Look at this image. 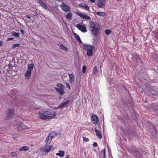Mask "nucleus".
I'll return each mask as SVG.
<instances>
[{"instance_id":"obj_1","label":"nucleus","mask_w":158,"mask_h":158,"mask_svg":"<svg viewBox=\"0 0 158 158\" xmlns=\"http://www.w3.org/2000/svg\"><path fill=\"white\" fill-rule=\"evenodd\" d=\"M89 28L92 34L95 36L98 33L100 29L99 24L93 21L90 22Z\"/></svg>"},{"instance_id":"obj_2","label":"nucleus","mask_w":158,"mask_h":158,"mask_svg":"<svg viewBox=\"0 0 158 158\" xmlns=\"http://www.w3.org/2000/svg\"><path fill=\"white\" fill-rule=\"evenodd\" d=\"M34 64L32 63L29 64L27 67V70L24 73V76L26 79H29L31 77V71L33 69Z\"/></svg>"},{"instance_id":"obj_3","label":"nucleus","mask_w":158,"mask_h":158,"mask_svg":"<svg viewBox=\"0 0 158 158\" xmlns=\"http://www.w3.org/2000/svg\"><path fill=\"white\" fill-rule=\"evenodd\" d=\"M42 112L46 114L48 117V119H52L54 118L56 116V111H52L49 110H46L43 109Z\"/></svg>"},{"instance_id":"obj_4","label":"nucleus","mask_w":158,"mask_h":158,"mask_svg":"<svg viewBox=\"0 0 158 158\" xmlns=\"http://www.w3.org/2000/svg\"><path fill=\"white\" fill-rule=\"evenodd\" d=\"M94 48L93 45L88 44L84 45V49L87 51V55L88 56H91L93 55V51Z\"/></svg>"},{"instance_id":"obj_5","label":"nucleus","mask_w":158,"mask_h":158,"mask_svg":"<svg viewBox=\"0 0 158 158\" xmlns=\"http://www.w3.org/2000/svg\"><path fill=\"white\" fill-rule=\"evenodd\" d=\"M106 3V0H98L96 2V5L99 8H103L105 7Z\"/></svg>"},{"instance_id":"obj_6","label":"nucleus","mask_w":158,"mask_h":158,"mask_svg":"<svg viewBox=\"0 0 158 158\" xmlns=\"http://www.w3.org/2000/svg\"><path fill=\"white\" fill-rule=\"evenodd\" d=\"M75 13L82 19L85 20H90L91 19L90 17L85 14L79 12H76Z\"/></svg>"},{"instance_id":"obj_7","label":"nucleus","mask_w":158,"mask_h":158,"mask_svg":"<svg viewBox=\"0 0 158 158\" xmlns=\"http://www.w3.org/2000/svg\"><path fill=\"white\" fill-rule=\"evenodd\" d=\"M60 7L61 9L65 12H68L70 10L69 7L64 3H61Z\"/></svg>"},{"instance_id":"obj_8","label":"nucleus","mask_w":158,"mask_h":158,"mask_svg":"<svg viewBox=\"0 0 158 158\" xmlns=\"http://www.w3.org/2000/svg\"><path fill=\"white\" fill-rule=\"evenodd\" d=\"M17 127L18 130L19 131L25 130L28 128L27 126L20 122L17 125Z\"/></svg>"},{"instance_id":"obj_9","label":"nucleus","mask_w":158,"mask_h":158,"mask_svg":"<svg viewBox=\"0 0 158 158\" xmlns=\"http://www.w3.org/2000/svg\"><path fill=\"white\" fill-rule=\"evenodd\" d=\"M76 27L79 30H80L83 32H85L87 31L86 27L80 24H77L76 26Z\"/></svg>"},{"instance_id":"obj_10","label":"nucleus","mask_w":158,"mask_h":158,"mask_svg":"<svg viewBox=\"0 0 158 158\" xmlns=\"http://www.w3.org/2000/svg\"><path fill=\"white\" fill-rule=\"evenodd\" d=\"M43 112L40 111H39L38 114L39 115V118L41 119L45 120L48 119V116L46 114L43 113Z\"/></svg>"},{"instance_id":"obj_11","label":"nucleus","mask_w":158,"mask_h":158,"mask_svg":"<svg viewBox=\"0 0 158 158\" xmlns=\"http://www.w3.org/2000/svg\"><path fill=\"white\" fill-rule=\"evenodd\" d=\"M54 148V147L53 145L49 146L46 145L44 147L42 148V150L45 152H49L52 149Z\"/></svg>"},{"instance_id":"obj_12","label":"nucleus","mask_w":158,"mask_h":158,"mask_svg":"<svg viewBox=\"0 0 158 158\" xmlns=\"http://www.w3.org/2000/svg\"><path fill=\"white\" fill-rule=\"evenodd\" d=\"M91 119L92 122L95 124H96L99 120L98 117L95 114L92 115Z\"/></svg>"},{"instance_id":"obj_13","label":"nucleus","mask_w":158,"mask_h":158,"mask_svg":"<svg viewBox=\"0 0 158 158\" xmlns=\"http://www.w3.org/2000/svg\"><path fill=\"white\" fill-rule=\"evenodd\" d=\"M69 100H67L65 102H62L58 106L57 109L62 108L66 106L70 102Z\"/></svg>"},{"instance_id":"obj_14","label":"nucleus","mask_w":158,"mask_h":158,"mask_svg":"<svg viewBox=\"0 0 158 158\" xmlns=\"http://www.w3.org/2000/svg\"><path fill=\"white\" fill-rule=\"evenodd\" d=\"M79 6L81 8H82L88 11H89V7L85 4L81 3L79 4Z\"/></svg>"},{"instance_id":"obj_15","label":"nucleus","mask_w":158,"mask_h":158,"mask_svg":"<svg viewBox=\"0 0 158 158\" xmlns=\"http://www.w3.org/2000/svg\"><path fill=\"white\" fill-rule=\"evenodd\" d=\"M69 81L71 83H74L75 81V77L73 74H70L69 75Z\"/></svg>"},{"instance_id":"obj_16","label":"nucleus","mask_w":158,"mask_h":158,"mask_svg":"<svg viewBox=\"0 0 158 158\" xmlns=\"http://www.w3.org/2000/svg\"><path fill=\"white\" fill-rule=\"evenodd\" d=\"M59 46L60 49H62L64 51L66 52H68V48L65 46H64V45L63 44H59Z\"/></svg>"},{"instance_id":"obj_17","label":"nucleus","mask_w":158,"mask_h":158,"mask_svg":"<svg viewBox=\"0 0 158 158\" xmlns=\"http://www.w3.org/2000/svg\"><path fill=\"white\" fill-rule=\"evenodd\" d=\"M95 130L97 137L100 139H101L102 138V135L101 132L95 128Z\"/></svg>"},{"instance_id":"obj_18","label":"nucleus","mask_w":158,"mask_h":158,"mask_svg":"<svg viewBox=\"0 0 158 158\" xmlns=\"http://www.w3.org/2000/svg\"><path fill=\"white\" fill-rule=\"evenodd\" d=\"M40 4L46 10H49V9L48 7L43 2L41 1L39 2Z\"/></svg>"},{"instance_id":"obj_19","label":"nucleus","mask_w":158,"mask_h":158,"mask_svg":"<svg viewBox=\"0 0 158 158\" xmlns=\"http://www.w3.org/2000/svg\"><path fill=\"white\" fill-rule=\"evenodd\" d=\"M95 15L100 17H104L106 15V13L104 12H97L96 13Z\"/></svg>"},{"instance_id":"obj_20","label":"nucleus","mask_w":158,"mask_h":158,"mask_svg":"<svg viewBox=\"0 0 158 158\" xmlns=\"http://www.w3.org/2000/svg\"><path fill=\"white\" fill-rule=\"evenodd\" d=\"M72 14L71 12H69L67 13L65 15L66 18L68 20H70L72 19Z\"/></svg>"},{"instance_id":"obj_21","label":"nucleus","mask_w":158,"mask_h":158,"mask_svg":"<svg viewBox=\"0 0 158 158\" xmlns=\"http://www.w3.org/2000/svg\"><path fill=\"white\" fill-rule=\"evenodd\" d=\"M29 150V147L27 146H23L19 149L20 151H27Z\"/></svg>"},{"instance_id":"obj_22","label":"nucleus","mask_w":158,"mask_h":158,"mask_svg":"<svg viewBox=\"0 0 158 158\" xmlns=\"http://www.w3.org/2000/svg\"><path fill=\"white\" fill-rule=\"evenodd\" d=\"M64 155V152L63 151H59L58 153H56V155L60 157H63Z\"/></svg>"},{"instance_id":"obj_23","label":"nucleus","mask_w":158,"mask_h":158,"mask_svg":"<svg viewBox=\"0 0 158 158\" xmlns=\"http://www.w3.org/2000/svg\"><path fill=\"white\" fill-rule=\"evenodd\" d=\"M13 111L12 110H10L8 111L7 113V115L9 118H10L13 115Z\"/></svg>"},{"instance_id":"obj_24","label":"nucleus","mask_w":158,"mask_h":158,"mask_svg":"<svg viewBox=\"0 0 158 158\" xmlns=\"http://www.w3.org/2000/svg\"><path fill=\"white\" fill-rule=\"evenodd\" d=\"M52 139V137L48 135L46 140V144H49L51 142Z\"/></svg>"},{"instance_id":"obj_25","label":"nucleus","mask_w":158,"mask_h":158,"mask_svg":"<svg viewBox=\"0 0 158 158\" xmlns=\"http://www.w3.org/2000/svg\"><path fill=\"white\" fill-rule=\"evenodd\" d=\"M105 149H104L101 151L100 153V157L101 158H104L105 156Z\"/></svg>"},{"instance_id":"obj_26","label":"nucleus","mask_w":158,"mask_h":158,"mask_svg":"<svg viewBox=\"0 0 158 158\" xmlns=\"http://www.w3.org/2000/svg\"><path fill=\"white\" fill-rule=\"evenodd\" d=\"M75 37L76 39L78 41V42L80 43H81V41L79 37V35H78L76 33H74V34Z\"/></svg>"},{"instance_id":"obj_27","label":"nucleus","mask_w":158,"mask_h":158,"mask_svg":"<svg viewBox=\"0 0 158 158\" xmlns=\"http://www.w3.org/2000/svg\"><path fill=\"white\" fill-rule=\"evenodd\" d=\"M56 135V133L55 131L51 132L49 135L52 137L53 139Z\"/></svg>"},{"instance_id":"obj_28","label":"nucleus","mask_w":158,"mask_h":158,"mask_svg":"<svg viewBox=\"0 0 158 158\" xmlns=\"http://www.w3.org/2000/svg\"><path fill=\"white\" fill-rule=\"evenodd\" d=\"M98 72V69H97V68L96 66H95L93 68V74L95 75Z\"/></svg>"},{"instance_id":"obj_29","label":"nucleus","mask_w":158,"mask_h":158,"mask_svg":"<svg viewBox=\"0 0 158 158\" xmlns=\"http://www.w3.org/2000/svg\"><path fill=\"white\" fill-rule=\"evenodd\" d=\"M11 34L13 36L16 37H19V34L18 33L12 32Z\"/></svg>"},{"instance_id":"obj_30","label":"nucleus","mask_w":158,"mask_h":158,"mask_svg":"<svg viewBox=\"0 0 158 158\" xmlns=\"http://www.w3.org/2000/svg\"><path fill=\"white\" fill-rule=\"evenodd\" d=\"M56 86L60 88V89H64V87L60 83H58L56 85Z\"/></svg>"},{"instance_id":"obj_31","label":"nucleus","mask_w":158,"mask_h":158,"mask_svg":"<svg viewBox=\"0 0 158 158\" xmlns=\"http://www.w3.org/2000/svg\"><path fill=\"white\" fill-rule=\"evenodd\" d=\"M64 89H60V90L58 92L61 95H63L64 94V92L63 90Z\"/></svg>"},{"instance_id":"obj_32","label":"nucleus","mask_w":158,"mask_h":158,"mask_svg":"<svg viewBox=\"0 0 158 158\" xmlns=\"http://www.w3.org/2000/svg\"><path fill=\"white\" fill-rule=\"evenodd\" d=\"M111 31L110 30H106L105 31V33L106 35H109L111 33Z\"/></svg>"},{"instance_id":"obj_33","label":"nucleus","mask_w":158,"mask_h":158,"mask_svg":"<svg viewBox=\"0 0 158 158\" xmlns=\"http://www.w3.org/2000/svg\"><path fill=\"white\" fill-rule=\"evenodd\" d=\"M20 45V44H13V46L12 47V48L13 49L15 48L19 47Z\"/></svg>"},{"instance_id":"obj_34","label":"nucleus","mask_w":158,"mask_h":158,"mask_svg":"<svg viewBox=\"0 0 158 158\" xmlns=\"http://www.w3.org/2000/svg\"><path fill=\"white\" fill-rule=\"evenodd\" d=\"M136 59V60H139L140 58H139V56L137 55H136L135 57H132V59L133 60H135V59Z\"/></svg>"},{"instance_id":"obj_35","label":"nucleus","mask_w":158,"mask_h":158,"mask_svg":"<svg viewBox=\"0 0 158 158\" xmlns=\"http://www.w3.org/2000/svg\"><path fill=\"white\" fill-rule=\"evenodd\" d=\"M86 70V67L85 66H83L82 67V72L83 73H85Z\"/></svg>"},{"instance_id":"obj_36","label":"nucleus","mask_w":158,"mask_h":158,"mask_svg":"<svg viewBox=\"0 0 158 158\" xmlns=\"http://www.w3.org/2000/svg\"><path fill=\"white\" fill-rule=\"evenodd\" d=\"M83 140L84 141L88 142L89 141V139L85 137H83Z\"/></svg>"},{"instance_id":"obj_37","label":"nucleus","mask_w":158,"mask_h":158,"mask_svg":"<svg viewBox=\"0 0 158 158\" xmlns=\"http://www.w3.org/2000/svg\"><path fill=\"white\" fill-rule=\"evenodd\" d=\"M65 84L67 88H68L69 89L71 88L70 86L68 83H66Z\"/></svg>"},{"instance_id":"obj_38","label":"nucleus","mask_w":158,"mask_h":158,"mask_svg":"<svg viewBox=\"0 0 158 158\" xmlns=\"http://www.w3.org/2000/svg\"><path fill=\"white\" fill-rule=\"evenodd\" d=\"M11 156H15L16 155V154L15 152H12L11 153Z\"/></svg>"},{"instance_id":"obj_39","label":"nucleus","mask_w":158,"mask_h":158,"mask_svg":"<svg viewBox=\"0 0 158 158\" xmlns=\"http://www.w3.org/2000/svg\"><path fill=\"white\" fill-rule=\"evenodd\" d=\"M97 145H98L97 143L96 142L94 143L93 144V146L94 147H96L97 146Z\"/></svg>"},{"instance_id":"obj_40","label":"nucleus","mask_w":158,"mask_h":158,"mask_svg":"<svg viewBox=\"0 0 158 158\" xmlns=\"http://www.w3.org/2000/svg\"><path fill=\"white\" fill-rule=\"evenodd\" d=\"M55 89L58 92L59 91H60V89H59L58 88H56V87L55 88Z\"/></svg>"},{"instance_id":"obj_41","label":"nucleus","mask_w":158,"mask_h":158,"mask_svg":"<svg viewBox=\"0 0 158 158\" xmlns=\"http://www.w3.org/2000/svg\"><path fill=\"white\" fill-rule=\"evenodd\" d=\"M13 39V38H8V39L7 40V41L11 40H12Z\"/></svg>"},{"instance_id":"obj_42","label":"nucleus","mask_w":158,"mask_h":158,"mask_svg":"<svg viewBox=\"0 0 158 158\" xmlns=\"http://www.w3.org/2000/svg\"><path fill=\"white\" fill-rule=\"evenodd\" d=\"M69 155H66L65 156V158H69Z\"/></svg>"},{"instance_id":"obj_43","label":"nucleus","mask_w":158,"mask_h":158,"mask_svg":"<svg viewBox=\"0 0 158 158\" xmlns=\"http://www.w3.org/2000/svg\"><path fill=\"white\" fill-rule=\"evenodd\" d=\"M91 2L94 3L95 2V0H89Z\"/></svg>"},{"instance_id":"obj_44","label":"nucleus","mask_w":158,"mask_h":158,"mask_svg":"<svg viewBox=\"0 0 158 158\" xmlns=\"http://www.w3.org/2000/svg\"><path fill=\"white\" fill-rule=\"evenodd\" d=\"M26 17L27 18H28V19H31L30 17V16H29V15H26Z\"/></svg>"},{"instance_id":"obj_45","label":"nucleus","mask_w":158,"mask_h":158,"mask_svg":"<svg viewBox=\"0 0 158 158\" xmlns=\"http://www.w3.org/2000/svg\"><path fill=\"white\" fill-rule=\"evenodd\" d=\"M2 44H3V42L2 41H0V47L2 45Z\"/></svg>"},{"instance_id":"obj_46","label":"nucleus","mask_w":158,"mask_h":158,"mask_svg":"<svg viewBox=\"0 0 158 158\" xmlns=\"http://www.w3.org/2000/svg\"><path fill=\"white\" fill-rule=\"evenodd\" d=\"M36 109H37L40 110L41 109V107L40 106H39L38 107H36Z\"/></svg>"},{"instance_id":"obj_47","label":"nucleus","mask_w":158,"mask_h":158,"mask_svg":"<svg viewBox=\"0 0 158 158\" xmlns=\"http://www.w3.org/2000/svg\"><path fill=\"white\" fill-rule=\"evenodd\" d=\"M18 136L17 135H16V137H13V139H15V140L16 139V138Z\"/></svg>"},{"instance_id":"obj_48","label":"nucleus","mask_w":158,"mask_h":158,"mask_svg":"<svg viewBox=\"0 0 158 158\" xmlns=\"http://www.w3.org/2000/svg\"><path fill=\"white\" fill-rule=\"evenodd\" d=\"M20 31H21V32L23 34V33L24 31L23 30H21Z\"/></svg>"},{"instance_id":"obj_49","label":"nucleus","mask_w":158,"mask_h":158,"mask_svg":"<svg viewBox=\"0 0 158 158\" xmlns=\"http://www.w3.org/2000/svg\"><path fill=\"white\" fill-rule=\"evenodd\" d=\"M5 120H7L8 119V118H5Z\"/></svg>"}]
</instances>
